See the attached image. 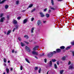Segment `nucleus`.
<instances>
[{"label":"nucleus","instance_id":"nucleus-1","mask_svg":"<svg viewBox=\"0 0 74 74\" xmlns=\"http://www.w3.org/2000/svg\"><path fill=\"white\" fill-rule=\"evenodd\" d=\"M56 53V51H54L53 52H51L49 53L48 54V56L49 58H51L53 54H55V53Z\"/></svg>","mask_w":74,"mask_h":74},{"label":"nucleus","instance_id":"nucleus-2","mask_svg":"<svg viewBox=\"0 0 74 74\" xmlns=\"http://www.w3.org/2000/svg\"><path fill=\"white\" fill-rule=\"evenodd\" d=\"M25 50L27 51V52H30L31 50L27 46H26L25 47Z\"/></svg>","mask_w":74,"mask_h":74},{"label":"nucleus","instance_id":"nucleus-3","mask_svg":"<svg viewBox=\"0 0 74 74\" xmlns=\"http://www.w3.org/2000/svg\"><path fill=\"white\" fill-rule=\"evenodd\" d=\"M39 47V46H36L35 47H34L33 48V51H36V50H38V48Z\"/></svg>","mask_w":74,"mask_h":74},{"label":"nucleus","instance_id":"nucleus-4","mask_svg":"<svg viewBox=\"0 0 74 74\" xmlns=\"http://www.w3.org/2000/svg\"><path fill=\"white\" fill-rule=\"evenodd\" d=\"M5 19V17H2L1 19L0 20V22H3V21H4Z\"/></svg>","mask_w":74,"mask_h":74},{"label":"nucleus","instance_id":"nucleus-5","mask_svg":"<svg viewBox=\"0 0 74 74\" xmlns=\"http://www.w3.org/2000/svg\"><path fill=\"white\" fill-rule=\"evenodd\" d=\"M32 54L33 55H38V52L35 51H33L32 52Z\"/></svg>","mask_w":74,"mask_h":74},{"label":"nucleus","instance_id":"nucleus-6","mask_svg":"<svg viewBox=\"0 0 74 74\" xmlns=\"http://www.w3.org/2000/svg\"><path fill=\"white\" fill-rule=\"evenodd\" d=\"M39 14L41 15V17H44V16H45L43 14V13L42 12H40Z\"/></svg>","mask_w":74,"mask_h":74},{"label":"nucleus","instance_id":"nucleus-7","mask_svg":"<svg viewBox=\"0 0 74 74\" xmlns=\"http://www.w3.org/2000/svg\"><path fill=\"white\" fill-rule=\"evenodd\" d=\"M74 69V67L73 66V65H71L70 66L69 68V69Z\"/></svg>","mask_w":74,"mask_h":74},{"label":"nucleus","instance_id":"nucleus-8","mask_svg":"<svg viewBox=\"0 0 74 74\" xmlns=\"http://www.w3.org/2000/svg\"><path fill=\"white\" fill-rule=\"evenodd\" d=\"M11 30H9L8 31V32L6 33V35H9V34H10V33H11Z\"/></svg>","mask_w":74,"mask_h":74},{"label":"nucleus","instance_id":"nucleus-9","mask_svg":"<svg viewBox=\"0 0 74 74\" xmlns=\"http://www.w3.org/2000/svg\"><path fill=\"white\" fill-rule=\"evenodd\" d=\"M61 51V50L59 49H56V52H57L58 53H59V52H60Z\"/></svg>","mask_w":74,"mask_h":74},{"label":"nucleus","instance_id":"nucleus-10","mask_svg":"<svg viewBox=\"0 0 74 74\" xmlns=\"http://www.w3.org/2000/svg\"><path fill=\"white\" fill-rule=\"evenodd\" d=\"M13 22L14 24H17V21L15 19L14 20Z\"/></svg>","mask_w":74,"mask_h":74},{"label":"nucleus","instance_id":"nucleus-11","mask_svg":"<svg viewBox=\"0 0 74 74\" xmlns=\"http://www.w3.org/2000/svg\"><path fill=\"white\" fill-rule=\"evenodd\" d=\"M37 24L38 25H40L41 24V20H39L38 21Z\"/></svg>","mask_w":74,"mask_h":74},{"label":"nucleus","instance_id":"nucleus-12","mask_svg":"<svg viewBox=\"0 0 74 74\" xmlns=\"http://www.w3.org/2000/svg\"><path fill=\"white\" fill-rule=\"evenodd\" d=\"M18 25H16V28H14L13 29V32H14V31H15V30L16 29H18Z\"/></svg>","mask_w":74,"mask_h":74},{"label":"nucleus","instance_id":"nucleus-13","mask_svg":"<svg viewBox=\"0 0 74 74\" xmlns=\"http://www.w3.org/2000/svg\"><path fill=\"white\" fill-rule=\"evenodd\" d=\"M64 71L63 70H60V74H63V73Z\"/></svg>","mask_w":74,"mask_h":74},{"label":"nucleus","instance_id":"nucleus-14","mask_svg":"<svg viewBox=\"0 0 74 74\" xmlns=\"http://www.w3.org/2000/svg\"><path fill=\"white\" fill-rule=\"evenodd\" d=\"M27 20L26 19H25L23 21V23H26V22H27Z\"/></svg>","mask_w":74,"mask_h":74},{"label":"nucleus","instance_id":"nucleus-15","mask_svg":"<svg viewBox=\"0 0 74 74\" xmlns=\"http://www.w3.org/2000/svg\"><path fill=\"white\" fill-rule=\"evenodd\" d=\"M60 48L62 49H64L65 48V47L64 46H62L60 47Z\"/></svg>","mask_w":74,"mask_h":74},{"label":"nucleus","instance_id":"nucleus-16","mask_svg":"<svg viewBox=\"0 0 74 74\" xmlns=\"http://www.w3.org/2000/svg\"><path fill=\"white\" fill-rule=\"evenodd\" d=\"M7 16L8 19H10V15H7Z\"/></svg>","mask_w":74,"mask_h":74},{"label":"nucleus","instance_id":"nucleus-17","mask_svg":"<svg viewBox=\"0 0 74 74\" xmlns=\"http://www.w3.org/2000/svg\"><path fill=\"white\" fill-rule=\"evenodd\" d=\"M25 59L26 62H27L29 63H30V62H29V60H28L26 58H25Z\"/></svg>","mask_w":74,"mask_h":74},{"label":"nucleus","instance_id":"nucleus-18","mask_svg":"<svg viewBox=\"0 0 74 74\" xmlns=\"http://www.w3.org/2000/svg\"><path fill=\"white\" fill-rule=\"evenodd\" d=\"M65 59H66V57L65 56L63 57L62 58V60H65Z\"/></svg>","mask_w":74,"mask_h":74},{"label":"nucleus","instance_id":"nucleus-19","mask_svg":"<svg viewBox=\"0 0 74 74\" xmlns=\"http://www.w3.org/2000/svg\"><path fill=\"white\" fill-rule=\"evenodd\" d=\"M51 3H52V5H53L54 4L53 3V0H51Z\"/></svg>","mask_w":74,"mask_h":74},{"label":"nucleus","instance_id":"nucleus-20","mask_svg":"<svg viewBox=\"0 0 74 74\" xmlns=\"http://www.w3.org/2000/svg\"><path fill=\"white\" fill-rule=\"evenodd\" d=\"M46 16L47 18H49V14H46Z\"/></svg>","mask_w":74,"mask_h":74},{"label":"nucleus","instance_id":"nucleus-21","mask_svg":"<svg viewBox=\"0 0 74 74\" xmlns=\"http://www.w3.org/2000/svg\"><path fill=\"white\" fill-rule=\"evenodd\" d=\"M5 9H7V8H8V5H5Z\"/></svg>","mask_w":74,"mask_h":74},{"label":"nucleus","instance_id":"nucleus-22","mask_svg":"<svg viewBox=\"0 0 74 74\" xmlns=\"http://www.w3.org/2000/svg\"><path fill=\"white\" fill-rule=\"evenodd\" d=\"M21 47H23V46H24L25 44H23V42H21Z\"/></svg>","mask_w":74,"mask_h":74},{"label":"nucleus","instance_id":"nucleus-23","mask_svg":"<svg viewBox=\"0 0 74 74\" xmlns=\"http://www.w3.org/2000/svg\"><path fill=\"white\" fill-rule=\"evenodd\" d=\"M24 37L25 38H27H27H29V37L28 36H27V35H25L24 36Z\"/></svg>","mask_w":74,"mask_h":74},{"label":"nucleus","instance_id":"nucleus-24","mask_svg":"<svg viewBox=\"0 0 74 74\" xmlns=\"http://www.w3.org/2000/svg\"><path fill=\"white\" fill-rule=\"evenodd\" d=\"M70 48H71V47H70V46L66 48V50H68V49H70Z\"/></svg>","mask_w":74,"mask_h":74},{"label":"nucleus","instance_id":"nucleus-25","mask_svg":"<svg viewBox=\"0 0 74 74\" xmlns=\"http://www.w3.org/2000/svg\"><path fill=\"white\" fill-rule=\"evenodd\" d=\"M51 61H52V62H56V60L55 59H52L51 60Z\"/></svg>","mask_w":74,"mask_h":74},{"label":"nucleus","instance_id":"nucleus-26","mask_svg":"<svg viewBox=\"0 0 74 74\" xmlns=\"http://www.w3.org/2000/svg\"><path fill=\"white\" fill-rule=\"evenodd\" d=\"M33 6V4H31L28 7V8H31Z\"/></svg>","mask_w":74,"mask_h":74},{"label":"nucleus","instance_id":"nucleus-27","mask_svg":"<svg viewBox=\"0 0 74 74\" xmlns=\"http://www.w3.org/2000/svg\"><path fill=\"white\" fill-rule=\"evenodd\" d=\"M33 30H34V27H32L31 29V33H33Z\"/></svg>","mask_w":74,"mask_h":74},{"label":"nucleus","instance_id":"nucleus-28","mask_svg":"<svg viewBox=\"0 0 74 74\" xmlns=\"http://www.w3.org/2000/svg\"><path fill=\"white\" fill-rule=\"evenodd\" d=\"M5 0H4L2 1L0 3V4H3V3H4V1H5Z\"/></svg>","mask_w":74,"mask_h":74},{"label":"nucleus","instance_id":"nucleus-29","mask_svg":"<svg viewBox=\"0 0 74 74\" xmlns=\"http://www.w3.org/2000/svg\"><path fill=\"white\" fill-rule=\"evenodd\" d=\"M6 71L7 73H9V69H8V68H6Z\"/></svg>","mask_w":74,"mask_h":74},{"label":"nucleus","instance_id":"nucleus-30","mask_svg":"<svg viewBox=\"0 0 74 74\" xmlns=\"http://www.w3.org/2000/svg\"><path fill=\"white\" fill-rule=\"evenodd\" d=\"M35 10H36V8H34L31 11V12H34V11Z\"/></svg>","mask_w":74,"mask_h":74},{"label":"nucleus","instance_id":"nucleus-31","mask_svg":"<svg viewBox=\"0 0 74 74\" xmlns=\"http://www.w3.org/2000/svg\"><path fill=\"white\" fill-rule=\"evenodd\" d=\"M4 16V13H1V14L0 17H2Z\"/></svg>","mask_w":74,"mask_h":74},{"label":"nucleus","instance_id":"nucleus-32","mask_svg":"<svg viewBox=\"0 0 74 74\" xmlns=\"http://www.w3.org/2000/svg\"><path fill=\"white\" fill-rule=\"evenodd\" d=\"M3 62L5 63H6V59L5 58H3Z\"/></svg>","mask_w":74,"mask_h":74},{"label":"nucleus","instance_id":"nucleus-33","mask_svg":"<svg viewBox=\"0 0 74 74\" xmlns=\"http://www.w3.org/2000/svg\"><path fill=\"white\" fill-rule=\"evenodd\" d=\"M54 67L55 68V69H57V65H56V64H54Z\"/></svg>","mask_w":74,"mask_h":74},{"label":"nucleus","instance_id":"nucleus-34","mask_svg":"<svg viewBox=\"0 0 74 74\" xmlns=\"http://www.w3.org/2000/svg\"><path fill=\"white\" fill-rule=\"evenodd\" d=\"M23 69V67H22V66H20V70H22Z\"/></svg>","mask_w":74,"mask_h":74},{"label":"nucleus","instance_id":"nucleus-35","mask_svg":"<svg viewBox=\"0 0 74 74\" xmlns=\"http://www.w3.org/2000/svg\"><path fill=\"white\" fill-rule=\"evenodd\" d=\"M72 54L73 56H74V51H72Z\"/></svg>","mask_w":74,"mask_h":74},{"label":"nucleus","instance_id":"nucleus-36","mask_svg":"<svg viewBox=\"0 0 74 74\" xmlns=\"http://www.w3.org/2000/svg\"><path fill=\"white\" fill-rule=\"evenodd\" d=\"M44 60L45 62V63H47V59L46 58Z\"/></svg>","mask_w":74,"mask_h":74},{"label":"nucleus","instance_id":"nucleus-37","mask_svg":"<svg viewBox=\"0 0 74 74\" xmlns=\"http://www.w3.org/2000/svg\"><path fill=\"white\" fill-rule=\"evenodd\" d=\"M40 72H41V68H40L39 70L38 73H40Z\"/></svg>","mask_w":74,"mask_h":74},{"label":"nucleus","instance_id":"nucleus-38","mask_svg":"<svg viewBox=\"0 0 74 74\" xmlns=\"http://www.w3.org/2000/svg\"><path fill=\"white\" fill-rule=\"evenodd\" d=\"M19 4V1H16V4Z\"/></svg>","mask_w":74,"mask_h":74},{"label":"nucleus","instance_id":"nucleus-39","mask_svg":"<svg viewBox=\"0 0 74 74\" xmlns=\"http://www.w3.org/2000/svg\"><path fill=\"white\" fill-rule=\"evenodd\" d=\"M18 40H19V41H21V38L20 37H18Z\"/></svg>","mask_w":74,"mask_h":74},{"label":"nucleus","instance_id":"nucleus-40","mask_svg":"<svg viewBox=\"0 0 74 74\" xmlns=\"http://www.w3.org/2000/svg\"><path fill=\"white\" fill-rule=\"evenodd\" d=\"M71 45H74V41L71 42Z\"/></svg>","mask_w":74,"mask_h":74},{"label":"nucleus","instance_id":"nucleus-41","mask_svg":"<svg viewBox=\"0 0 74 74\" xmlns=\"http://www.w3.org/2000/svg\"><path fill=\"white\" fill-rule=\"evenodd\" d=\"M34 18L32 17L31 18V21H33V20H34Z\"/></svg>","mask_w":74,"mask_h":74},{"label":"nucleus","instance_id":"nucleus-42","mask_svg":"<svg viewBox=\"0 0 74 74\" xmlns=\"http://www.w3.org/2000/svg\"><path fill=\"white\" fill-rule=\"evenodd\" d=\"M57 64L58 65H59V61H58L57 62Z\"/></svg>","mask_w":74,"mask_h":74},{"label":"nucleus","instance_id":"nucleus-43","mask_svg":"<svg viewBox=\"0 0 74 74\" xmlns=\"http://www.w3.org/2000/svg\"><path fill=\"white\" fill-rule=\"evenodd\" d=\"M38 69V67H35V70H37Z\"/></svg>","mask_w":74,"mask_h":74},{"label":"nucleus","instance_id":"nucleus-44","mask_svg":"<svg viewBox=\"0 0 74 74\" xmlns=\"http://www.w3.org/2000/svg\"><path fill=\"white\" fill-rule=\"evenodd\" d=\"M47 10V9L46 8L44 9V11L45 12V11H46Z\"/></svg>","mask_w":74,"mask_h":74},{"label":"nucleus","instance_id":"nucleus-45","mask_svg":"<svg viewBox=\"0 0 74 74\" xmlns=\"http://www.w3.org/2000/svg\"><path fill=\"white\" fill-rule=\"evenodd\" d=\"M21 18L20 17H18L17 18V19H19V20L21 19Z\"/></svg>","mask_w":74,"mask_h":74},{"label":"nucleus","instance_id":"nucleus-46","mask_svg":"<svg viewBox=\"0 0 74 74\" xmlns=\"http://www.w3.org/2000/svg\"><path fill=\"white\" fill-rule=\"evenodd\" d=\"M50 64H51V66L52 65V61H50Z\"/></svg>","mask_w":74,"mask_h":74},{"label":"nucleus","instance_id":"nucleus-47","mask_svg":"<svg viewBox=\"0 0 74 74\" xmlns=\"http://www.w3.org/2000/svg\"><path fill=\"white\" fill-rule=\"evenodd\" d=\"M14 51H15L14 50V49H13L12 50V53H14Z\"/></svg>","mask_w":74,"mask_h":74},{"label":"nucleus","instance_id":"nucleus-48","mask_svg":"<svg viewBox=\"0 0 74 74\" xmlns=\"http://www.w3.org/2000/svg\"><path fill=\"white\" fill-rule=\"evenodd\" d=\"M43 23H46V22H47V21H43Z\"/></svg>","mask_w":74,"mask_h":74},{"label":"nucleus","instance_id":"nucleus-49","mask_svg":"<svg viewBox=\"0 0 74 74\" xmlns=\"http://www.w3.org/2000/svg\"><path fill=\"white\" fill-rule=\"evenodd\" d=\"M3 32L4 34H6V33H7V32H6V31H4Z\"/></svg>","mask_w":74,"mask_h":74},{"label":"nucleus","instance_id":"nucleus-50","mask_svg":"<svg viewBox=\"0 0 74 74\" xmlns=\"http://www.w3.org/2000/svg\"><path fill=\"white\" fill-rule=\"evenodd\" d=\"M25 11H26V10H23L22 11V12H25Z\"/></svg>","mask_w":74,"mask_h":74},{"label":"nucleus","instance_id":"nucleus-51","mask_svg":"<svg viewBox=\"0 0 74 74\" xmlns=\"http://www.w3.org/2000/svg\"><path fill=\"white\" fill-rule=\"evenodd\" d=\"M51 12V10H49V11H48L49 13L50 12Z\"/></svg>","mask_w":74,"mask_h":74},{"label":"nucleus","instance_id":"nucleus-52","mask_svg":"<svg viewBox=\"0 0 74 74\" xmlns=\"http://www.w3.org/2000/svg\"><path fill=\"white\" fill-rule=\"evenodd\" d=\"M71 63V62H70V61H69V62L68 63V64L69 65V64H70Z\"/></svg>","mask_w":74,"mask_h":74},{"label":"nucleus","instance_id":"nucleus-53","mask_svg":"<svg viewBox=\"0 0 74 74\" xmlns=\"http://www.w3.org/2000/svg\"><path fill=\"white\" fill-rule=\"evenodd\" d=\"M51 10H55V8H52L51 9Z\"/></svg>","mask_w":74,"mask_h":74},{"label":"nucleus","instance_id":"nucleus-54","mask_svg":"<svg viewBox=\"0 0 74 74\" xmlns=\"http://www.w3.org/2000/svg\"><path fill=\"white\" fill-rule=\"evenodd\" d=\"M25 43H26L27 44H29V42H26Z\"/></svg>","mask_w":74,"mask_h":74},{"label":"nucleus","instance_id":"nucleus-55","mask_svg":"<svg viewBox=\"0 0 74 74\" xmlns=\"http://www.w3.org/2000/svg\"><path fill=\"white\" fill-rule=\"evenodd\" d=\"M35 58H36V59H38V58L36 56H35Z\"/></svg>","mask_w":74,"mask_h":74},{"label":"nucleus","instance_id":"nucleus-56","mask_svg":"<svg viewBox=\"0 0 74 74\" xmlns=\"http://www.w3.org/2000/svg\"><path fill=\"white\" fill-rule=\"evenodd\" d=\"M44 53H42V56H44Z\"/></svg>","mask_w":74,"mask_h":74},{"label":"nucleus","instance_id":"nucleus-57","mask_svg":"<svg viewBox=\"0 0 74 74\" xmlns=\"http://www.w3.org/2000/svg\"><path fill=\"white\" fill-rule=\"evenodd\" d=\"M52 7L51 6H50V9H52Z\"/></svg>","mask_w":74,"mask_h":74},{"label":"nucleus","instance_id":"nucleus-58","mask_svg":"<svg viewBox=\"0 0 74 74\" xmlns=\"http://www.w3.org/2000/svg\"><path fill=\"white\" fill-rule=\"evenodd\" d=\"M12 69H12V68H11L10 69V70L11 71L12 70Z\"/></svg>","mask_w":74,"mask_h":74},{"label":"nucleus","instance_id":"nucleus-59","mask_svg":"<svg viewBox=\"0 0 74 74\" xmlns=\"http://www.w3.org/2000/svg\"><path fill=\"white\" fill-rule=\"evenodd\" d=\"M8 63H10V61H8Z\"/></svg>","mask_w":74,"mask_h":74},{"label":"nucleus","instance_id":"nucleus-60","mask_svg":"<svg viewBox=\"0 0 74 74\" xmlns=\"http://www.w3.org/2000/svg\"><path fill=\"white\" fill-rule=\"evenodd\" d=\"M62 0H58V1H61Z\"/></svg>","mask_w":74,"mask_h":74},{"label":"nucleus","instance_id":"nucleus-61","mask_svg":"<svg viewBox=\"0 0 74 74\" xmlns=\"http://www.w3.org/2000/svg\"><path fill=\"white\" fill-rule=\"evenodd\" d=\"M4 66H6V64H4Z\"/></svg>","mask_w":74,"mask_h":74},{"label":"nucleus","instance_id":"nucleus-62","mask_svg":"<svg viewBox=\"0 0 74 74\" xmlns=\"http://www.w3.org/2000/svg\"><path fill=\"white\" fill-rule=\"evenodd\" d=\"M48 72H49V71H48L47 73V74H48Z\"/></svg>","mask_w":74,"mask_h":74},{"label":"nucleus","instance_id":"nucleus-63","mask_svg":"<svg viewBox=\"0 0 74 74\" xmlns=\"http://www.w3.org/2000/svg\"><path fill=\"white\" fill-rule=\"evenodd\" d=\"M3 74H5V72L3 73Z\"/></svg>","mask_w":74,"mask_h":74},{"label":"nucleus","instance_id":"nucleus-64","mask_svg":"<svg viewBox=\"0 0 74 74\" xmlns=\"http://www.w3.org/2000/svg\"><path fill=\"white\" fill-rule=\"evenodd\" d=\"M29 41H30V42H32V41H30L29 40Z\"/></svg>","mask_w":74,"mask_h":74}]
</instances>
